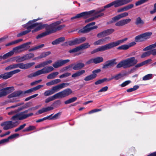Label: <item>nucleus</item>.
Listing matches in <instances>:
<instances>
[{"label":"nucleus","mask_w":156,"mask_h":156,"mask_svg":"<svg viewBox=\"0 0 156 156\" xmlns=\"http://www.w3.org/2000/svg\"><path fill=\"white\" fill-rule=\"evenodd\" d=\"M138 62V60L134 57L127 58L120 62L117 65V68L123 67L124 68H129L134 66Z\"/></svg>","instance_id":"nucleus-1"},{"label":"nucleus","mask_w":156,"mask_h":156,"mask_svg":"<svg viewBox=\"0 0 156 156\" xmlns=\"http://www.w3.org/2000/svg\"><path fill=\"white\" fill-rule=\"evenodd\" d=\"M55 24V23H52L49 25L46 24L45 27L46 31L40 34L36 38L38 39L44 37L47 35L54 33L56 32Z\"/></svg>","instance_id":"nucleus-2"},{"label":"nucleus","mask_w":156,"mask_h":156,"mask_svg":"<svg viewBox=\"0 0 156 156\" xmlns=\"http://www.w3.org/2000/svg\"><path fill=\"white\" fill-rule=\"evenodd\" d=\"M53 70L54 68L51 66H46L35 73L30 74L27 76V77L31 78L33 77H35L42 74L49 73L52 71Z\"/></svg>","instance_id":"nucleus-3"},{"label":"nucleus","mask_w":156,"mask_h":156,"mask_svg":"<svg viewBox=\"0 0 156 156\" xmlns=\"http://www.w3.org/2000/svg\"><path fill=\"white\" fill-rule=\"evenodd\" d=\"M28 112V110H26L23 112L16 114L12 117L11 119L12 121L23 120L33 115L32 113L26 114V113Z\"/></svg>","instance_id":"nucleus-4"},{"label":"nucleus","mask_w":156,"mask_h":156,"mask_svg":"<svg viewBox=\"0 0 156 156\" xmlns=\"http://www.w3.org/2000/svg\"><path fill=\"white\" fill-rule=\"evenodd\" d=\"M127 39V38H126L123 39L118 40L115 42H112L105 45L101 46L103 51H104L116 47L120 44L123 43L124 41H126Z\"/></svg>","instance_id":"nucleus-5"},{"label":"nucleus","mask_w":156,"mask_h":156,"mask_svg":"<svg viewBox=\"0 0 156 156\" xmlns=\"http://www.w3.org/2000/svg\"><path fill=\"white\" fill-rule=\"evenodd\" d=\"M39 19H36L32 21H30L26 24L23 25V26L24 27H25L27 26L28 25H32L34 24H36V26L33 27V28L35 27H36V28L34 30L32 31V32L33 33L41 30L44 28H45L46 26V24H42L41 23H33L35 22L36 21L38 20Z\"/></svg>","instance_id":"nucleus-6"},{"label":"nucleus","mask_w":156,"mask_h":156,"mask_svg":"<svg viewBox=\"0 0 156 156\" xmlns=\"http://www.w3.org/2000/svg\"><path fill=\"white\" fill-rule=\"evenodd\" d=\"M20 123V122L17 120L14 122L12 121H7L2 122L1 123V126L4 127V129L6 130L16 126Z\"/></svg>","instance_id":"nucleus-7"},{"label":"nucleus","mask_w":156,"mask_h":156,"mask_svg":"<svg viewBox=\"0 0 156 156\" xmlns=\"http://www.w3.org/2000/svg\"><path fill=\"white\" fill-rule=\"evenodd\" d=\"M72 93V91L70 89L67 88L56 94L58 98H61L69 96Z\"/></svg>","instance_id":"nucleus-8"},{"label":"nucleus","mask_w":156,"mask_h":156,"mask_svg":"<svg viewBox=\"0 0 156 156\" xmlns=\"http://www.w3.org/2000/svg\"><path fill=\"white\" fill-rule=\"evenodd\" d=\"M93 12V11H91L89 12H81L77 14L75 16L72 17L71 19L74 20L75 19L79 18L82 17H83L84 18H87L91 16V14Z\"/></svg>","instance_id":"nucleus-9"},{"label":"nucleus","mask_w":156,"mask_h":156,"mask_svg":"<svg viewBox=\"0 0 156 156\" xmlns=\"http://www.w3.org/2000/svg\"><path fill=\"white\" fill-rule=\"evenodd\" d=\"M69 83H63L60 84L53 87L51 90L53 94L59 91L61 89L69 86Z\"/></svg>","instance_id":"nucleus-10"},{"label":"nucleus","mask_w":156,"mask_h":156,"mask_svg":"<svg viewBox=\"0 0 156 156\" xmlns=\"http://www.w3.org/2000/svg\"><path fill=\"white\" fill-rule=\"evenodd\" d=\"M86 38L84 37H83L79 38H76L73 41H68L67 43L70 46L73 45L81 43L84 41Z\"/></svg>","instance_id":"nucleus-11"},{"label":"nucleus","mask_w":156,"mask_h":156,"mask_svg":"<svg viewBox=\"0 0 156 156\" xmlns=\"http://www.w3.org/2000/svg\"><path fill=\"white\" fill-rule=\"evenodd\" d=\"M114 31V30L112 28L106 30L98 33L97 34V37L98 38L104 37L112 34Z\"/></svg>","instance_id":"nucleus-12"},{"label":"nucleus","mask_w":156,"mask_h":156,"mask_svg":"<svg viewBox=\"0 0 156 156\" xmlns=\"http://www.w3.org/2000/svg\"><path fill=\"white\" fill-rule=\"evenodd\" d=\"M13 90V87H7L0 90V98L6 96L12 91Z\"/></svg>","instance_id":"nucleus-13"},{"label":"nucleus","mask_w":156,"mask_h":156,"mask_svg":"<svg viewBox=\"0 0 156 156\" xmlns=\"http://www.w3.org/2000/svg\"><path fill=\"white\" fill-rule=\"evenodd\" d=\"M36 24H34L33 25H28L27 26L25 27H27V30L24 31H22L20 33L18 34L17 36V37H19L23 35H25L28 33H29L30 31L31 30L33 29V27L35 26Z\"/></svg>","instance_id":"nucleus-14"},{"label":"nucleus","mask_w":156,"mask_h":156,"mask_svg":"<svg viewBox=\"0 0 156 156\" xmlns=\"http://www.w3.org/2000/svg\"><path fill=\"white\" fill-rule=\"evenodd\" d=\"M101 71L100 69H97L93 71L92 72V74L88 76L84 79L85 81H88L95 78L97 76V74L99 73Z\"/></svg>","instance_id":"nucleus-15"},{"label":"nucleus","mask_w":156,"mask_h":156,"mask_svg":"<svg viewBox=\"0 0 156 156\" xmlns=\"http://www.w3.org/2000/svg\"><path fill=\"white\" fill-rule=\"evenodd\" d=\"M116 59H114L106 61L103 65V68L106 69L113 66L114 65L116 64Z\"/></svg>","instance_id":"nucleus-16"},{"label":"nucleus","mask_w":156,"mask_h":156,"mask_svg":"<svg viewBox=\"0 0 156 156\" xmlns=\"http://www.w3.org/2000/svg\"><path fill=\"white\" fill-rule=\"evenodd\" d=\"M35 64L34 62H30L25 64L23 63H19V68L24 69H28L30 68L33 65Z\"/></svg>","instance_id":"nucleus-17"},{"label":"nucleus","mask_w":156,"mask_h":156,"mask_svg":"<svg viewBox=\"0 0 156 156\" xmlns=\"http://www.w3.org/2000/svg\"><path fill=\"white\" fill-rule=\"evenodd\" d=\"M131 21V20L130 19L122 20L116 23L115 25L118 27L122 26L129 23Z\"/></svg>","instance_id":"nucleus-18"},{"label":"nucleus","mask_w":156,"mask_h":156,"mask_svg":"<svg viewBox=\"0 0 156 156\" xmlns=\"http://www.w3.org/2000/svg\"><path fill=\"white\" fill-rule=\"evenodd\" d=\"M111 38L109 37H105L104 38L101 39L95 42L94 43V44L95 45H101L105 42L106 41L109 40Z\"/></svg>","instance_id":"nucleus-19"},{"label":"nucleus","mask_w":156,"mask_h":156,"mask_svg":"<svg viewBox=\"0 0 156 156\" xmlns=\"http://www.w3.org/2000/svg\"><path fill=\"white\" fill-rule=\"evenodd\" d=\"M22 93L23 91L21 90L16 91L9 95L8 96V98H10L13 97H18Z\"/></svg>","instance_id":"nucleus-20"},{"label":"nucleus","mask_w":156,"mask_h":156,"mask_svg":"<svg viewBox=\"0 0 156 156\" xmlns=\"http://www.w3.org/2000/svg\"><path fill=\"white\" fill-rule=\"evenodd\" d=\"M73 65V69L74 70H78L83 68L85 65L82 63H77Z\"/></svg>","instance_id":"nucleus-21"},{"label":"nucleus","mask_w":156,"mask_h":156,"mask_svg":"<svg viewBox=\"0 0 156 156\" xmlns=\"http://www.w3.org/2000/svg\"><path fill=\"white\" fill-rule=\"evenodd\" d=\"M25 50L24 49L23 46L22 45H21L13 48L12 51H13V53H19Z\"/></svg>","instance_id":"nucleus-22"},{"label":"nucleus","mask_w":156,"mask_h":156,"mask_svg":"<svg viewBox=\"0 0 156 156\" xmlns=\"http://www.w3.org/2000/svg\"><path fill=\"white\" fill-rule=\"evenodd\" d=\"M12 76L11 72L5 73L4 74L0 75V79L2 78L4 80L7 79Z\"/></svg>","instance_id":"nucleus-23"},{"label":"nucleus","mask_w":156,"mask_h":156,"mask_svg":"<svg viewBox=\"0 0 156 156\" xmlns=\"http://www.w3.org/2000/svg\"><path fill=\"white\" fill-rule=\"evenodd\" d=\"M85 72V71L84 70H82L78 71L73 74L72 75V77L75 78L76 77L80 76L84 74Z\"/></svg>","instance_id":"nucleus-24"},{"label":"nucleus","mask_w":156,"mask_h":156,"mask_svg":"<svg viewBox=\"0 0 156 156\" xmlns=\"http://www.w3.org/2000/svg\"><path fill=\"white\" fill-rule=\"evenodd\" d=\"M123 76V74L121 73H119V74L115 75V76H112L111 78L108 79V81H110L111 80L113 79H114L116 80H118L121 78Z\"/></svg>","instance_id":"nucleus-25"},{"label":"nucleus","mask_w":156,"mask_h":156,"mask_svg":"<svg viewBox=\"0 0 156 156\" xmlns=\"http://www.w3.org/2000/svg\"><path fill=\"white\" fill-rule=\"evenodd\" d=\"M65 41V38L64 37H60L55 40L53 41L51 44L53 45L58 44L62 42Z\"/></svg>","instance_id":"nucleus-26"},{"label":"nucleus","mask_w":156,"mask_h":156,"mask_svg":"<svg viewBox=\"0 0 156 156\" xmlns=\"http://www.w3.org/2000/svg\"><path fill=\"white\" fill-rule=\"evenodd\" d=\"M135 23L136 25L142 26L144 24V22L140 17H138L136 19Z\"/></svg>","instance_id":"nucleus-27"},{"label":"nucleus","mask_w":156,"mask_h":156,"mask_svg":"<svg viewBox=\"0 0 156 156\" xmlns=\"http://www.w3.org/2000/svg\"><path fill=\"white\" fill-rule=\"evenodd\" d=\"M152 34V33L150 32H147L142 34L144 41L149 38Z\"/></svg>","instance_id":"nucleus-28"},{"label":"nucleus","mask_w":156,"mask_h":156,"mask_svg":"<svg viewBox=\"0 0 156 156\" xmlns=\"http://www.w3.org/2000/svg\"><path fill=\"white\" fill-rule=\"evenodd\" d=\"M57 98H58L56 94H55L54 95L46 99L45 101L46 103H48L50 101H53L54 100Z\"/></svg>","instance_id":"nucleus-29"},{"label":"nucleus","mask_w":156,"mask_h":156,"mask_svg":"<svg viewBox=\"0 0 156 156\" xmlns=\"http://www.w3.org/2000/svg\"><path fill=\"white\" fill-rule=\"evenodd\" d=\"M44 46V45L43 44L36 46L34 47H32L29 50V51H35L38 49H40L43 47Z\"/></svg>","instance_id":"nucleus-30"},{"label":"nucleus","mask_w":156,"mask_h":156,"mask_svg":"<svg viewBox=\"0 0 156 156\" xmlns=\"http://www.w3.org/2000/svg\"><path fill=\"white\" fill-rule=\"evenodd\" d=\"M92 30L91 27L87 26V25L84 27L83 29L80 30V31L82 33H87L89 32Z\"/></svg>","instance_id":"nucleus-31"},{"label":"nucleus","mask_w":156,"mask_h":156,"mask_svg":"<svg viewBox=\"0 0 156 156\" xmlns=\"http://www.w3.org/2000/svg\"><path fill=\"white\" fill-rule=\"evenodd\" d=\"M55 23H56L55 26V27L56 28V31L57 30H61L65 26L64 25L58 26V25L60 23L59 21L55 22Z\"/></svg>","instance_id":"nucleus-32"},{"label":"nucleus","mask_w":156,"mask_h":156,"mask_svg":"<svg viewBox=\"0 0 156 156\" xmlns=\"http://www.w3.org/2000/svg\"><path fill=\"white\" fill-rule=\"evenodd\" d=\"M59 74L58 72H56L53 73L49 75L47 77V79H53L55 78Z\"/></svg>","instance_id":"nucleus-33"},{"label":"nucleus","mask_w":156,"mask_h":156,"mask_svg":"<svg viewBox=\"0 0 156 156\" xmlns=\"http://www.w3.org/2000/svg\"><path fill=\"white\" fill-rule=\"evenodd\" d=\"M94 63L98 64L102 62L103 61V58L102 57H98L94 58Z\"/></svg>","instance_id":"nucleus-34"},{"label":"nucleus","mask_w":156,"mask_h":156,"mask_svg":"<svg viewBox=\"0 0 156 156\" xmlns=\"http://www.w3.org/2000/svg\"><path fill=\"white\" fill-rule=\"evenodd\" d=\"M13 54V51H11L9 52L4 54L3 56H2V59H5L12 56Z\"/></svg>","instance_id":"nucleus-35"},{"label":"nucleus","mask_w":156,"mask_h":156,"mask_svg":"<svg viewBox=\"0 0 156 156\" xmlns=\"http://www.w3.org/2000/svg\"><path fill=\"white\" fill-rule=\"evenodd\" d=\"M135 39L136 42H140L144 41L142 34L136 36L135 38Z\"/></svg>","instance_id":"nucleus-36"},{"label":"nucleus","mask_w":156,"mask_h":156,"mask_svg":"<svg viewBox=\"0 0 156 156\" xmlns=\"http://www.w3.org/2000/svg\"><path fill=\"white\" fill-rule=\"evenodd\" d=\"M51 54V52L50 51L43 52L41 53L39 56H38V58H44L50 55Z\"/></svg>","instance_id":"nucleus-37"},{"label":"nucleus","mask_w":156,"mask_h":156,"mask_svg":"<svg viewBox=\"0 0 156 156\" xmlns=\"http://www.w3.org/2000/svg\"><path fill=\"white\" fill-rule=\"evenodd\" d=\"M121 19L119 14L117 16L114 17L112 18V20H111L108 23V24H110L116 21L119 20V19Z\"/></svg>","instance_id":"nucleus-38"},{"label":"nucleus","mask_w":156,"mask_h":156,"mask_svg":"<svg viewBox=\"0 0 156 156\" xmlns=\"http://www.w3.org/2000/svg\"><path fill=\"white\" fill-rule=\"evenodd\" d=\"M90 45L88 43H86L82 44L79 46L80 50L88 48L90 47Z\"/></svg>","instance_id":"nucleus-39"},{"label":"nucleus","mask_w":156,"mask_h":156,"mask_svg":"<svg viewBox=\"0 0 156 156\" xmlns=\"http://www.w3.org/2000/svg\"><path fill=\"white\" fill-rule=\"evenodd\" d=\"M16 62H19L23 61L26 60V58L25 57V56H23L22 57L20 56H18L16 57Z\"/></svg>","instance_id":"nucleus-40"},{"label":"nucleus","mask_w":156,"mask_h":156,"mask_svg":"<svg viewBox=\"0 0 156 156\" xmlns=\"http://www.w3.org/2000/svg\"><path fill=\"white\" fill-rule=\"evenodd\" d=\"M153 77V75L151 74H149L146 75L143 78V80H147L151 79Z\"/></svg>","instance_id":"nucleus-41"},{"label":"nucleus","mask_w":156,"mask_h":156,"mask_svg":"<svg viewBox=\"0 0 156 156\" xmlns=\"http://www.w3.org/2000/svg\"><path fill=\"white\" fill-rule=\"evenodd\" d=\"M108 79H107L106 78H104L102 79L96 81V82H95V85H98V84H100L103 83L105 81H108Z\"/></svg>","instance_id":"nucleus-42"},{"label":"nucleus","mask_w":156,"mask_h":156,"mask_svg":"<svg viewBox=\"0 0 156 156\" xmlns=\"http://www.w3.org/2000/svg\"><path fill=\"white\" fill-rule=\"evenodd\" d=\"M53 92H52L51 90H46L44 93V95L45 96H50L53 94Z\"/></svg>","instance_id":"nucleus-43"},{"label":"nucleus","mask_w":156,"mask_h":156,"mask_svg":"<svg viewBox=\"0 0 156 156\" xmlns=\"http://www.w3.org/2000/svg\"><path fill=\"white\" fill-rule=\"evenodd\" d=\"M151 51H148L144 53L141 55V58H142L151 55Z\"/></svg>","instance_id":"nucleus-44"},{"label":"nucleus","mask_w":156,"mask_h":156,"mask_svg":"<svg viewBox=\"0 0 156 156\" xmlns=\"http://www.w3.org/2000/svg\"><path fill=\"white\" fill-rule=\"evenodd\" d=\"M139 88V86L138 85H135L133 88L127 89L126 91L128 92H130L136 90Z\"/></svg>","instance_id":"nucleus-45"},{"label":"nucleus","mask_w":156,"mask_h":156,"mask_svg":"<svg viewBox=\"0 0 156 156\" xmlns=\"http://www.w3.org/2000/svg\"><path fill=\"white\" fill-rule=\"evenodd\" d=\"M59 60L55 62L53 64V66L55 68H58L61 66Z\"/></svg>","instance_id":"nucleus-46"},{"label":"nucleus","mask_w":156,"mask_h":156,"mask_svg":"<svg viewBox=\"0 0 156 156\" xmlns=\"http://www.w3.org/2000/svg\"><path fill=\"white\" fill-rule=\"evenodd\" d=\"M129 48L128 45L124 44L121 45L118 48V49L119 50H126Z\"/></svg>","instance_id":"nucleus-47"},{"label":"nucleus","mask_w":156,"mask_h":156,"mask_svg":"<svg viewBox=\"0 0 156 156\" xmlns=\"http://www.w3.org/2000/svg\"><path fill=\"white\" fill-rule=\"evenodd\" d=\"M80 50L79 46L77 47L74 48L70 50L69 52L70 53H73Z\"/></svg>","instance_id":"nucleus-48"},{"label":"nucleus","mask_w":156,"mask_h":156,"mask_svg":"<svg viewBox=\"0 0 156 156\" xmlns=\"http://www.w3.org/2000/svg\"><path fill=\"white\" fill-rule=\"evenodd\" d=\"M103 50L102 47V46H101L99 48H97V49H94V50L92 51L91 53L92 54H94L98 51H103Z\"/></svg>","instance_id":"nucleus-49"},{"label":"nucleus","mask_w":156,"mask_h":156,"mask_svg":"<svg viewBox=\"0 0 156 156\" xmlns=\"http://www.w3.org/2000/svg\"><path fill=\"white\" fill-rule=\"evenodd\" d=\"M26 60L30 59L34 57V54L33 53H29L24 55Z\"/></svg>","instance_id":"nucleus-50"},{"label":"nucleus","mask_w":156,"mask_h":156,"mask_svg":"<svg viewBox=\"0 0 156 156\" xmlns=\"http://www.w3.org/2000/svg\"><path fill=\"white\" fill-rule=\"evenodd\" d=\"M61 115V112H58L54 115L51 118L49 119H57Z\"/></svg>","instance_id":"nucleus-51"},{"label":"nucleus","mask_w":156,"mask_h":156,"mask_svg":"<svg viewBox=\"0 0 156 156\" xmlns=\"http://www.w3.org/2000/svg\"><path fill=\"white\" fill-rule=\"evenodd\" d=\"M71 75V74L70 73L67 72L61 75L59 77L60 78H66L70 76Z\"/></svg>","instance_id":"nucleus-52"},{"label":"nucleus","mask_w":156,"mask_h":156,"mask_svg":"<svg viewBox=\"0 0 156 156\" xmlns=\"http://www.w3.org/2000/svg\"><path fill=\"white\" fill-rule=\"evenodd\" d=\"M31 44V42H29L25 43H24L23 44H22L23 46V48H24V50H26L29 47H30V46H28V45L30 44Z\"/></svg>","instance_id":"nucleus-53"},{"label":"nucleus","mask_w":156,"mask_h":156,"mask_svg":"<svg viewBox=\"0 0 156 156\" xmlns=\"http://www.w3.org/2000/svg\"><path fill=\"white\" fill-rule=\"evenodd\" d=\"M134 5L133 4H131L124 7V10L125 11H127L129 9H130L133 7Z\"/></svg>","instance_id":"nucleus-54"},{"label":"nucleus","mask_w":156,"mask_h":156,"mask_svg":"<svg viewBox=\"0 0 156 156\" xmlns=\"http://www.w3.org/2000/svg\"><path fill=\"white\" fill-rule=\"evenodd\" d=\"M61 66H62L64 65L66 63L69 62L70 61L69 59H66V60H59Z\"/></svg>","instance_id":"nucleus-55"},{"label":"nucleus","mask_w":156,"mask_h":156,"mask_svg":"<svg viewBox=\"0 0 156 156\" xmlns=\"http://www.w3.org/2000/svg\"><path fill=\"white\" fill-rule=\"evenodd\" d=\"M26 124L25 123L23 125H22L20 126L19 127L16 128L15 130V132H17L19 131H20L22 129H23L26 126Z\"/></svg>","instance_id":"nucleus-56"},{"label":"nucleus","mask_w":156,"mask_h":156,"mask_svg":"<svg viewBox=\"0 0 156 156\" xmlns=\"http://www.w3.org/2000/svg\"><path fill=\"white\" fill-rule=\"evenodd\" d=\"M131 82V81L130 80H127L119 86L121 87H124L129 84Z\"/></svg>","instance_id":"nucleus-57"},{"label":"nucleus","mask_w":156,"mask_h":156,"mask_svg":"<svg viewBox=\"0 0 156 156\" xmlns=\"http://www.w3.org/2000/svg\"><path fill=\"white\" fill-rule=\"evenodd\" d=\"M154 48L153 44L150 45L143 49V51H146L151 50L153 48Z\"/></svg>","instance_id":"nucleus-58"},{"label":"nucleus","mask_w":156,"mask_h":156,"mask_svg":"<svg viewBox=\"0 0 156 156\" xmlns=\"http://www.w3.org/2000/svg\"><path fill=\"white\" fill-rule=\"evenodd\" d=\"M35 129V127L34 126H30L29 127L25 129L24 131H29L31 130H32L34 129Z\"/></svg>","instance_id":"nucleus-59"},{"label":"nucleus","mask_w":156,"mask_h":156,"mask_svg":"<svg viewBox=\"0 0 156 156\" xmlns=\"http://www.w3.org/2000/svg\"><path fill=\"white\" fill-rule=\"evenodd\" d=\"M73 65L72 64L68 66L65 67L63 68V69L62 71H66L67 70H70V68H71L72 66H73Z\"/></svg>","instance_id":"nucleus-60"},{"label":"nucleus","mask_w":156,"mask_h":156,"mask_svg":"<svg viewBox=\"0 0 156 156\" xmlns=\"http://www.w3.org/2000/svg\"><path fill=\"white\" fill-rule=\"evenodd\" d=\"M144 65V63L143 62H142L141 63H138V64L136 65L133 68V69H137L141 66H143Z\"/></svg>","instance_id":"nucleus-61"},{"label":"nucleus","mask_w":156,"mask_h":156,"mask_svg":"<svg viewBox=\"0 0 156 156\" xmlns=\"http://www.w3.org/2000/svg\"><path fill=\"white\" fill-rule=\"evenodd\" d=\"M45 110L44 108L39 110L36 113L37 115L41 114L45 112Z\"/></svg>","instance_id":"nucleus-62"},{"label":"nucleus","mask_w":156,"mask_h":156,"mask_svg":"<svg viewBox=\"0 0 156 156\" xmlns=\"http://www.w3.org/2000/svg\"><path fill=\"white\" fill-rule=\"evenodd\" d=\"M52 62V61L51 60H49L44 62L42 63L44 67L48 65L51 63Z\"/></svg>","instance_id":"nucleus-63"},{"label":"nucleus","mask_w":156,"mask_h":156,"mask_svg":"<svg viewBox=\"0 0 156 156\" xmlns=\"http://www.w3.org/2000/svg\"><path fill=\"white\" fill-rule=\"evenodd\" d=\"M46 112L48 111L52 110L54 109L53 107L52 106H48L44 108Z\"/></svg>","instance_id":"nucleus-64"}]
</instances>
